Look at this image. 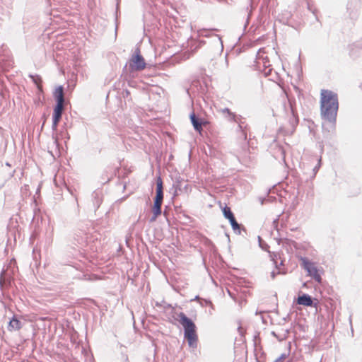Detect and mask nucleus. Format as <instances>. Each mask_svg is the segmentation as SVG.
I'll use <instances>...</instances> for the list:
<instances>
[{"instance_id": "obj_1", "label": "nucleus", "mask_w": 362, "mask_h": 362, "mask_svg": "<svg viewBox=\"0 0 362 362\" xmlns=\"http://www.w3.org/2000/svg\"><path fill=\"white\" fill-rule=\"evenodd\" d=\"M320 95L321 117L334 127L339 109L338 95L329 90H322Z\"/></svg>"}, {"instance_id": "obj_40", "label": "nucleus", "mask_w": 362, "mask_h": 362, "mask_svg": "<svg viewBox=\"0 0 362 362\" xmlns=\"http://www.w3.org/2000/svg\"><path fill=\"white\" fill-rule=\"evenodd\" d=\"M271 71H272V69H269V70L267 71H265V75L266 76L269 75L271 74Z\"/></svg>"}, {"instance_id": "obj_6", "label": "nucleus", "mask_w": 362, "mask_h": 362, "mask_svg": "<svg viewBox=\"0 0 362 362\" xmlns=\"http://www.w3.org/2000/svg\"><path fill=\"white\" fill-rule=\"evenodd\" d=\"M225 117L230 122H234L238 124V129L240 130L241 133V136L243 138L244 140L247 139V134L243 130V127L241 122L242 116L238 115L235 112H230L227 115H225Z\"/></svg>"}, {"instance_id": "obj_19", "label": "nucleus", "mask_w": 362, "mask_h": 362, "mask_svg": "<svg viewBox=\"0 0 362 362\" xmlns=\"http://www.w3.org/2000/svg\"><path fill=\"white\" fill-rule=\"evenodd\" d=\"M29 78H30L33 82L37 86V88L42 90V80L40 75L37 74H29Z\"/></svg>"}, {"instance_id": "obj_17", "label": "nucleus", "mask_w": 362, "mask_h": 362, "mask_svg": "<svg viewBox=\"0 0 362 362\" xmlns=\"http://www.w3.org/2000/svg\"><path fill=\"white\" fill-rule=\"evenodd\" d=\"M22 327V322L17 319L15 316L12 317L8 323L9 330H18Z\"/></svg>"}, {"instance_id": "obj_38", "label": "nucleus", "mask_w": 362, "mask_h": 362, "mask_svg": "<svg viewBox=\"0 0 362 362\" xmlns=\"http://www.w3.org/2000/svg\"><path fill=\"white\" fill-rule=\"evenodd\" d=\"M276 240H277V243H278V244H279V245L280 244V243H281L283 240H286V241H287V240H288L287 238H277Z\"/></svg>"}, {"instance_id": "obj_29", "label": "nucleus", "mask_w": 362, "mask_h": 362, "mask_svg": "<svg viewBox=\"0 0 362 362\" xmlns=\"http://www.w3.org/2000/svg\"><path fill=\"white\" fill-rule=\"evenodd\" d=\"M250 11H248L247 13V22H246V24L245 25V27L247 26V25L248 24V20L251 16V13H252V11L253 9V6H252V0H250Z\"/></svg>"}, {"instance_id": "obj_8", "label": "nucleus", "mask_w": 362, "mask_h": 362, "mask_svg": "<svg viewBox=\"0 0 362 362\" xmlns=\"http://www.w3.org/2000/svg\"><path fill=\"white\" fill-rule=\"evenodd\" d=\"M188 188H189V185L187 184H185L183 185L182 180H180V179H177L174 182L171 189L174 190L173 196L175 197V196L178 195V192H187L188 190Z\"/></svg>"}, {"instance_id": "obj_15", "label": "nucleus", "mask_w": 362, "mask_h": 362, "mask_svg": "<svg viewBox=\"0 0 362 362\" xmlns=\"http://www.w3.org/2000/svg\"><path fill=\"white\" fill-rule=\"evenodd\" d=\"M54 96L56 100V104H64V89L62 86H59L56 88Z\"/></svg>"}, {"instance_id": "obj_39", "label": "nucleus", "mask_w": 362, "mask_h": 362, "mask_svg": "<svg viewBox=\"0 0 362 362\" xmlns=\"http://www.w3.org/2000/svg\"><path fill=\"white\" fill-rule=\"evenodd\" d=\"M202 127H203V126H206V124H208V122H207V121L204 120V119H202Z\"/></svg>"}, {"instance_id": "obj_9", "label": "nucleus", "mask_w": 362, "mask_h": 362, "mask_svg": "<svg viewBox=\"0 0 362 362\" xmlns=\"http://www.w3.org/2000/svg\"><path fill=\"white\" fill-rule=\"evenodd\" d=\"M162 204L163 202L153 199V206L152 208L153 216L151 217L149 220L151 223L154 222L156 220L157 217L161 214Z\"/></svg>"}, {"instance_id": "obj_24", "label": "nucleus", "mask_w": 362, "mask_h": 362, "mask_svg": "<svg viewBox=\"0 0 362 362\" xmlns=\"http://www.w3.org/2000/svg\"><path fill=\"white\" fill-rule=\"evenodd\" d=\"M274 6V0H263L261 8H265V10L270 12L271 7Z\"/></svg>"}, {"instance_id": "obj_22", "label": "nucleus", "mask_w": 362, "mask_h": 362, "mask_svg": "<svg viewBox=\"0 0 362 362\" xmlns=\"http://www.w3.org/2000/svg\"><path fill=\"white\" fill-rule=\"evenodd\" d=\"M5 271L2 270L0 275V288L1 290L4 289V286L9 285L11 284V280L9 278H6L4 276Z\"/></svg>"}, {"instance_id": "obj_2", "label": "nucleus", "mask_w": 362, "mask_h": 362, "mask_svg": "<svg viewBox=\"0 0 362 362\" xmlns=\"http://www.w3.org/2000/svg\"><path fill=\"white\" fill-rule=\"evenodd\" d=\"M180 323L184 328V336L190 347H196L197 342V335L196 333V325L194 322L189 318L184 313L178 314Z\"/></svg>"}, {"instance_id": "obj_44", "label": "nucleus", "mask_w": 362, "mask_h": 362, "mask_svg": "<svg viewBox=\"0 0 362 362\" xmlns=\"http://www.w3.org/2000/svg\"><path fill=\"white\" fill-rule=\"evenodd\" d=\"M204 42L203 41H200V42H199L200 45H202V44H204Z\"/></svg>"}, {"instance_id": "obj_4", "label": "nucleus", "mask_w": 362, "mask_h": 362, "mask_svg": "<svg viewBox=\"0 0 362 362\" xmlns=\"http://www.w3.org/2000/svg\"><path fill=\"white\" fill-rule=\"evenodd\" d=\"M302 264L304 269L308 272V275L314 279L317 282L321 283L322 277L318 273L315 264L307 258H302Z\"/></svg>"}, {"instance_id": "obj_28", "label": "nucleus", "mask_w": 362, "mask_h": 362, "mask_svg": "<svg viewBox=\"0 0 362 362\" xmlns=\"http://www.w3.org/2000/svg\"><path fill=\"white\" fill-rule=\"evenodd\" d=\"M153 199L163 202V191H156V196Z\"/></svg>"}, {"instance_id": "obj_12", "label": "nucleus", "mask_w": 362, "mask_h": 362, "mask_svg": "<svg viewBox=\"0 0 362 362\" xmlns=\"http://www.w3.org/2000/svg\"><path fill=\"white\" fill-rule=\"evenodd\" d=\"M92 201L95 209H98L103 202V192L100 189H96L92 193Z\"/></svg>"}, {"instance_id": "obj_10", "label": "nucleus", "mask_w": 362, "mask_h": 362, "mask_svg": "<svg viewBox=\"0 0 362 362\" xmlns=\"http://www.w3.org/2000/svg\"><path fill=\"white\" fill-rule=\"evenodd\" d=\"M296 302L298 305H302L308 307L313 306V298L307 293H303L302 295L298 296Z\"/></svg>"}, {"instance_id": "obj_25", "label": "nucleus", "mask_w": 362, "mask_h": 362, "mask_svg": "<svg viewBox=\"0 0 362 362\" xmlns=\"http://www.w3.org/2000/svg\"><path fill=\"white\" fill-rule=\"evenodd\" d=\"M262 53H264L263 49H259L258 52H257V58L259 60H260L261 58H262V64H263V66L265 67V69H267L270 66V64H269V61L267 59V57L264 58H263V57L262 56Z\"/></svg>"}, {"instance_id": "obj_16", "label": "nucleus", "mask_w": 362, "mask_h": 362, "mask_svg": "<svg viewBox=\"0 0 362 362\" xmlns=\"http://www.w3.org/2000/svg\"><path fill=\"white\" fill-rule=\"evenodd\" d=\"M359 1L358 0H350V1L347 4V10L350 12V16L351 18H354L356 16V13L354 12V10L358 7Z\"/></svg>"}, {"instance_id": "obj_18", "label": "nucleus", "mask_w": 362, "mask_h": 362, "mask_svg": "<svg viewBox=\"0 0 362 362\" xmlns=\"http://www.w3.org/2000/svg\"><path fill=\"white\" fill-rule=\"evenodd\" d=\"M291 117L289 119V124L291 127V132H293L294 131L296 127L298 124V117L297 115L295 113L294 110L291 105Z\"/></svg>"}, {"instance_id": "obj_36", "label": "nucleus", "mask_w": 362, "mask_h": 362, "mask_svg": "<svg viewBox=\"0 0 362 362\" xmlns=\"http://www.w3.org/2000/svg\"><path fill=\"white\" fill-rule=\"evenodd\" d=\"M121 0H117V5H116V21L117 20V13L119 11V5Z\"/></svg>"}, {"instance_id": "obj_11", "label": "nucleus", "mask_w": 362, "mask_h": 362, "mask_svg": "<svg viewBox=\"0 0 362 362\" xmlns=\"http://www.w3.org/2000/svg\"><path fill=\"white\" fill-rule=\"evenodd\" d=\"M291 16L292 14L291 12L284 11L278 16V21L282 24L293 27L291 23Z\"/></svg>"}, {"instance_id": "obj_42", "label": "nucleus", "mask_w": 362, "mask_h": 362, "mask_svg": "<svg viewBox=\"0 0 362 362\" xmlns=\"http://www.w3.org/2000/svg\"><path fill=\"white\" fill-rule=\"evenodd\" d=\"M65 134H66V139H69V138H70V137H69V134H68L67 132H65Z\"/></svg>"}, {"instance_id": "obj_13", "label": "nucleus", "mask_w": 362, "mask_h": 362, "mask_svg": "<svg viewBox=\"0 0 362 362\" xmlns=\"http://www.w3.org/2000/svg\"><path fill=\"white\" fill-rule=\"evenodd\" d=\"M189 118L194 130L200 133L202 131V119L199 118L194 112L190 114Z\"/></svg>"}, {"instance_id": "obj_43", "label": "nucleus", "mask_w": 362, "mask_h": 362, "mask_svg": "<svg viewBox=\"0 0 362 362\" xmlns=\"http://www.w3.org/2000/svg\"><path fill=\"white\" fill-rule=\"evenodd\" d=\"M203 305H204V307L206 306V305H209L208 304H206L205 302H203Z\"/></svg>"}, {"instance_id": "obj_7", "label": "nucleus", "mask_w": 362, "mask_h": 362, "mask_svg": "<svg viewBox=\"0 0 362 362\" xmlns=\"http://www.w3.org/2000/svg\"><path fill=\"white\" fill-rule=\"evenodd\" d=\"M87 238L88 235L84 231H77L74 234L73 244L79 247L80 248H83L86 245Z\"/></svg>"}, {"instance_id": "obj_5", "label": "nucleus", "mask_w": 362, "mask_h": 362, "mask_svg": "<svg viewBox=\"0 0 362 362\" xmlns=\"http://www.w3.org/2000/svg\"><path fill=\"white\" fill-rule=\"evenodd\" d=\"M214 30L215 29H202L198 31V35L200 37H212L213 41L217 45L218 49L223 50V45L221 37L218 35L214 34Z\"/></svg>"}, {"instance_id": "obj_14", "label": "nucleus", "mask_w": 362, "mask_h": 362, "mask_svg": "<svg viewBox=\"0 0 362 362\" xmlns=\"http://www.w3.org/2000/svg\"><path fill=\"white\" fill-rule=\"evenodd\" d=\"M64 110V104H56L54 107L52 119L60 121Z\"/></svg>"}, {"instance_id": "obj_21", "label": "nucleus", "mask_w": 362, "mask_h": 362, "mask_svg": "<svg viewBox=\"0 0 362 362\" xmlns=\"http://www.w3.org/2000/svg\"><path fill=\"white\" fill-rule=\"evenodd\" d=\"M281 331H282V333H281V334H276L274 331L272 332V335L275 337L279 341L284 340L287 337V336L289 333V329H282Z\"/></svg>"}, {"instance_id": "obj_35", "label": "nucleus", "mask_w": 362, "mask_h": 362, "mask_svg": "<svg viewBox=\"0 0 362 362\" xmlns=\"http://www.w3.org/2000/svg\"><path fill=\"white\" fill-rule=\"evenodd\" d=\"M285 358H286V354H282L279 358H277L275 360V362H279V361H281L282 359H284Z\"/></svg>"}, {"instance_id": "obj_45", "label": "nucleus", "mask_w": 362, "mask_h": 362, "mask_svg": "<svg viewBox=\"0 0 362 362\" xmlns=\"http://www.w3.org/2000/svg\"><path fill=\"white\" fill-rule=\"evenodd\" d=\"M228 294L232 297L231 293L229 291H228Z\"/></svg>"}, {"instance_id": "obj_31", "label": "nucleus", "mask_w": 362, "mask_h": 362, "mask_svg": "<svg viewBox=\"0 0 362 362\" xmlns=\"http://www.w3.org/2000/svg\"><path fill=\"white\" fill-rule=\"evenodd\" d=\"M59 122V121H57V120L55 121L54 119H52V129L53 131L57 130Z\"/></svg>"}, {"instance_id": "obj_33", "label": "nucleus", "mask_w": 362, "mask_h": 362, "mask_svg": "<svg viewBox=\"0 0 362 362\" xmlns=\"http://www.w3.org/2000/svg\"><path fill=\"white\" fill-rule=\"evenodd\" d=\"M223 115H228L230 112V110L228 107H225V108H222L219 110Z\"/></svg>"}, {"instance_id": "obj_27", "label": "nucleus", "mask_w": 362, "mask_h": 362, "mask_svg": "<svg viewBox=\"0 0 362 362\" xmlns=\"http://www.w3.org/2000/svg\"><path fill=\"white\" fill-rule=\"evenodd\" d=\"M156 191H163V183L160 176L156 179Z\"/></svg>"}, {"instance_id": "obj_37", "label": "nucleus", "mask_w": 362, "mask_h": 362, "mask_svg": "<svg viewBox=\"0 0 362 362\" xmlns=\"http://www.w3.org/2000/svg\"><path fill=\"white\" fill-rule=\"evenodd\" d=\"M277 274H280V272H278ZM276 275V272L273 271L271 272V277L272 279H274L275 278Z\"/></svg>"}, {"instance_id": "obj_26", "label": "nucleus", "mask_w": 362, "mask_h": 362, "mask_svg": "<svg viewBox=\"0 0 362 362\" xmlns=\"http://www.w3.org/2000/svg\"><path fill=\"white\" fill-rule=\"evenodd\" d=\"M192 300H197V301H199V304L202 307H204L203 302H205L206 304L209 305V306H211V308H213V306H214L212 303H211V301L210 300L200 298L199 296H196L194 299L191 300V301H192Z\"/></svg>"}, {"instance_id": "obj_20", "label": "nucleus", "mask_w": 362, "mask_h": 362, "mask_svg": "<svg viewBox=\"0 0 362 362\" xmlns=\"http://www.w3.org/2000/svg\"><path fill=\"white\" fill-rule=\"evenodd\" d=\"M230 224L232 227V229L233 230L234 233L236 234H240L241 233V226L237 222L235 218H233L229 221Z\"/></svg>"}, {"instance_id": "obj_3", "label": "nucleus", "mask_w": 362, "mask_h": 362, "mask_svg": "<svg viewBox=\"0 0 362 362\" xmlns=\"http://www.w3.org/2000/svg\"><path fill=\"white\" fill-rule=\"evenodd\" d=\"M146 63L141 54L139 47H136L129 61V71L134 73L141 71L146 68Z\"/></svg>"}, {"instance_id": "obj_32", "label": "nucleus", "mask_w": 362, "mask_h": 362, "mask_svg": "<svg viewBox=\"0 0 362 362\" xmlns=\"http://www.w3.org/2000/svg\"><path fill=\"white\" fill-rule=\"evenodd\" d=\"M123 98H128V97L130 95V92L127 89H125L122 93Z\"/></svg>"}, {"instance_id": "obj_23", "label": "nucleus", "mask_w": 362, "mask_h": 362, "mask_svg": "<svg viewBox=\"0 0 362 362\" xmlns=\"http://www.w3.org/2000/svg\"><path fill=\"white\" fill-rule=\"evenodd\" d=\"M222 211H223V216L225 217V218L228 219V221H230V219H232L233 218L235 217L230 208L227 206H226L223 209Z\"/></svg>"}, {"instance_id": "obj_30", "label": "nucleus", "mask_w": 362, "mask_h": 362, "mask_svg": "<svg viewBox=\"0 0 362 362\" xmlns=\"http://www.w3.org/2000/svg\"><path fill=\"white\" fill-rule=\"evenodd\" d=\"M320 165H321V158H320L318 160V163L313 169V176H315L316 173H317V171L319 170V169L320 168Z\"/></svg>"}, {"instance_id": "obj_34", "label": "nucleus", "mask_w": 362, "mask_h": 362, "mask_svg": "<svg viewBox=\"0 0 362 362\" xmlns=\"http://www.w3.org/2000/svg\"><path fill=\"white\" fill-rule=\"evenodd\" d=\"M122 361L121 362H129L128 356L126 354L122 355Z\"/></svg>"}, {"instance_id": "obj_41", "label": "nucleus", "mask_w": 362, "mask_h": 362, "mask_svg": "<svg viewBox=\"0 0 362 362\" xmlns=\"http://www.w3.org/2000/svg\"><path fill=\"white\" fill-rule=\"evenodd\" d=\"M164 308H171V305H170V304H168V303H165Z\"/></svg>"}]
</instances>
